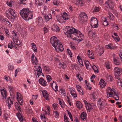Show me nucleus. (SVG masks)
Returning <instances> with one entry per match:
<instances>
[{
  "label": "nucleus",
  "mask_w": 122,
  "mask_h": 122,
  "mask_svg": "<svg viewBox=\"0 0 122 122\" xmlns=\"http://www.w3.org/2000/svg\"><path fill=\"white\" fill-rule=\"evenodd\" d=\"M53 3L55 5H59V2L57 0H54Z\"/></svg>",
  "instance_id": "48"
},
{
  "label": "nucleus",
  "mask_w": 122,
  "mask_h": 122,
  "mask_svg": "<svg viewBox=\"0 0 122 122\" xmlns=\"http://www.w3.org/2000/svg\"><path fill=\"white\" fill-rule=\"evenodd\" d=\"M38 19L39 20V23H40L43 21L42 18L41 17H39L38 18Z\"/></svg>",
  "instance_id": "56"
},
{
  "label": "nucleus",
  "mask_w": 122,
  "mask_h": 122,
  "mask_svg": "<svg viewBox=\"0 0 122 122\" xmlns=\"http://www.w3.org/2000/svg\"><path fill=\"white\" fill-rule=\"evenodd\" d=\"M5 33H6V34L8 35H7V36L8 37L9 36V35L8 34L9 32L8 30H7V29L5 28Z\"/></svg>",
  "instance_id": "55"
},
{
  "label": "nucleus",
  "mask_w": 122,
  "mask_h": 122,
  "mask_svg": "<svg viewBox=\"0 0 122 122\" xmlns=\"http://www.w3.org/2000/svg\"><path fill=\"white\" fill-rule=\"evenodd\" d=\"M67 50L68 53L69 54V55L70 56V57H71L72 56H71V55H72V54H71V51H70V50L69 49H67Z\"/></svg>",
  "instance_id": "60"
},
{
  "label": "nucleus",
  "mask_w": 122,
  "mask_h": 122,
  "mask_svg": "<svg viewBox=\"0 0 122 122\" xmlns=\"http://www.w3.org/2000/svg\"><path fill=\"white\" fill-rule=\"evenodd\" d=\"M8 68L9 70H12L14 69V67L13 66L9 65L8 66Z\"/></svg>",
  "instance_id": "47"
},
{
  "label": "nucleus",
  "mask_w": 122,
  "mask_h": 122,
  "mask_svg": "<svg viewBox=\"0 0 122 122\" xmlns=\"http://www.w3.org/2000/svg\"><path fill=\"white\" fill-rule=\"evenodd\" d=\"M113 61L114 63L116 65H118L120 64V62L118 60H116V59H114Z\"/></svg>",
  "instance_id": "33"
},
{
  "label": "nucleus",
  "mask_w": 122,
  "mask_h": 122,
  "mask_svg": "<svg viewBox=\"0 0 122 122\" xmlns=\"http://www.w3.org/2000/svg\"><path fill=\"white\" fill-rule=\"evenodd\" d=\"M104 103L102 101L101 99L100 98L98 100L97 105L99 107H101L104 104Z\"/></svg>",
  "instance_id": "19"
},
{
  "label": "nucleus",
  "mask_w": 122,
  "mask_h": 122,
  "mask_svg": "<svg viewBox=\"0 0 122 122\" xmlns=\"http://www.w3.org/2000/svg\"><path fill=\"white\" fill-rule=\"evenodd\" d=\"M122 71L121 68L118 67H116L114 69V72L115 75L116 79H118L119 77V76L121 74V72Z\"/></svg>",
  "instance_id": "6"
},
{
  "label": "nucleus",
  "mask_w": 122,
  "mask_h": 122,
  "mask_svg": "<svg viewBox=\"0 0 122 122\" xmlns=\"http://www.w3.org/2000/svg\"><path fill=\"white\" fill-rule=\"evenodd\" d=\"M36 71H37L38 72H39L41 73H42V69L39 66H38V68L37 70H36Z\"/></svg>",
  "instance_id": "42"
},
{
  "label": "nucleus",
  "mask_w": 122,
  "mask_h": 122,
  "mask_svg": "<svg viewBox=\"0 0 122 122\" xmlns=\"http://www.w3.org/2000/svg\"><path fill=\"white\" fill-rule=\"evenodd\" d=\"M112 66L111 63L109 62H107V69L112 70Z\"/></svg>",
  "instance_id": "31"
},
{
  "label": "nucleus",
  "mask_w": 122,
  "mask_h": 122,
  "mask_svg": "<svg viewBox=\"0 0 122 122\" xmlns=\"http://www.w3.org/2000/svg\"><path fill=\"white\" fill-rule=\"evenodd\" d=\"M7 103H8L7 106L8 107V108L10 109V108L11 107V105L13 104V102H12V103L10 102Z\"/></svg>",
  "instance_id": "61"
},
{
  "label": "nucleus",
  "mask_w": 122,
  "mask_h": 122,
  "mask_svg": "<svg viewBox=\"0 0 122 122\" xmlns=\"http://www.w3.org/2000/svg\"><path fill=\"white\" fill-rule=\"evenodd\" d=\"M93 12H98L100 10V9L98 7H97L96 6L93 7Z\"/></svg>",
  "instance_id": "36"
},
{
  "label": "nucleus",
  "mask_w": 122,
  "mask_h": 122,
  "mask_svg": "<svg viewBox=\"0 0 122 122\" xmlns=\"http://www.w3.org/2000/svg\"><path fill=\"white\" fill-rule=\"evenodd\" d=\"M36 4L38 5L41 6L42 5L43 3V0H35Z\"/></svg>",
  "instance_id": "18"
},
{
  "label": "nucleus",
  "mask_w": 122,
  "mask_h": 122,
  "mask_svg": "<svg viewBox=\"0 0 122 122\" xmlns=\"http://www.w3.org/2000/svg\"><path fill=\"white\" fill-rule=\"evenodd\" d=\"M44 18L45 20L49 21V20L52 18L50 14L44 16Z\"/></svg>",
  "instance_id": "24"
},
{
  "label": "nucleus",
  "mask_w": 122,
  "mask_h": 122,
  "mask_svg": "<svg viewBox=\"0 0 122 122\" xmlns=\"http://www.w3.org/2000/svg\"><path fill=\"white\" fill-rule=\"evenodd\" d=\"M8 88L10 92V91H11L13 89V87L11 86H9Z\"/></svg>",
  "instance_id": "63"
},
{
  "label": "nucleus",
  "mask_w": 122,
  "mask_h": 122,
  "mask_svg": "<svg viewBox=\"0 0 122 122\" xmlns=\"http://www.w3.org/2000/svg\"><path fill=\"white\" fill-rule=\"evenodd\" d=\"M31 60L32 63L35 65L37 63V60L36 57H35V58L33 59H31Z\"/></svg>",
  "instance_id": "29"
},
{
  "label": "nucleus",
  "mask_w": 122,
  "mask_h": 122,
  "mask_svg": "<svg viewBox=\"0 0 122 122\" xmlns=\"http://www.w3.org/2000/svg\"><path fill=\"white\" fill-rule=\"evenodd\" d=\"M88 35L91 38H92L94 39L96 37V34L95 32H92V31H89L88 32Z\"/></svg>",
  "instance_id": "13"
},
{
  "label": "nucleus",
  "mask_w": 122,
  "mask_h": 122,
  "mask_svg": "<svg viewBox=\"0 0 122 122\" xmlns=\"http://www.w3.org/2000/svg\"><path fill=\"white\" fill-rule=\"evenodd\" d=\"M7 12H8V11H6V16L7 17L8 19H9L10 20V19H11V17H10V16L9 15V14L7 13Z\"/></svg>",
  "instance_id": "57"
},
{
  "label": "nucleus",
  "mask_w": 122,
  "mask_h": 122,
  "mask_svg": "<svg viewBox=\"0 0 122 122\" xmlns=\"http://www.w3.org/2000/svg\"><path fill=\"white\" fill-rule=\"evenodd\" d=\"M109 18L110 20H113L114 18V16L112 13H109Z\"/></svg>",
  "instance_id": "35"
},
{
  "label": "nucleus",
  "mask_w": 122,
  "mask_h": 122,
  "mask_svg": "<svg viewBox=\"0 0 122 122\" xmlns=\"http://www.w3.org/2000/svg\"><path fill=\"white\" fill-rule=\"evenodd\" d=\"M84 62L85 63V65L86 67V68L88 69V68L89 65L88 64L89 63V62L87 61H84Z\"/></svg>",
  "instance_id": "40"
},
{
  "label": "nucleus",
  "mask_w": 122,
  "mask_h": 122,
  "mask_svg": "<svg viewBox=\"0 0 122 122\" xmlns=\"http://www.w3.org/2000/svg\"><path fill=\"white\" fill-rule=\"evenodd\" d=\"M67 112H68V115L70 118L72 117V115L71 113L68 111V110H67Z\"/></svg>",
  "instance_id": "59"
},
{
  "label": "nucleus",
  "mask_w": 122,
  "mask_h": 122,
  "mask_svg": "<svg viewBox=\"0 0 122 122\" xmlns=\"http://www.w3.org/2000/svg\"><path fill=\"white\" fill-rule=\"evenodd\" d=\"M46 78L47 81L48 82H50V81H51L52 80L51 77L49 75H47V76Z\"/></svg>",
  "instance_id": "32"
},
{
  "label": "nucleus",
  "mask_w": 122,
  "mask_h": 122,
  "mask_svg": "<svg viewBox=\"0 0 122 122\" xmlns=\"http://www.w3.org/2000/svg\"><path fill=\"white\" fill-rule=\"evenodd\" d=\"M39 82L44 86H46L47 85V82L46 81L42 78H40L39 81Z\"/></svg>",
  "instance_id": "12"
},
{
  "label": "nucleus",
  "mask_w": 122,
  "mask_h": 122,
  "mask_svg": "<svg viewBox=\"0 0 122 122\" xmlns=\"http://www.w3.org/2000/svg\"><path fill=\"white\" fill-rule=\"evenodd\" d=\"M92 68L95 72H97L98 73V70L96 66H93Z\"/></svg>",
  "instance_id": "39"
},
{
  "label": "nucleus",
  "mask_w": 122,
  "mask_h": 122,
  "mask_svg": "<svg viewBox=\"0 0 122 122\" xmlns=\"http://www.w3.org/2000/svg\"><path fill=\"white\" fill-rule=\"evenodd\" d=\"M91 25L92 27H93H93L95 28H97L98 26V23L96 24H93V22L92 23V24Z\"/></svg>",
  "instance_id": "45"
},
{
  "label": "nucleus",
  "mask_w": 122,
  "mask_h": 122,
  "mask_svg": "<svg viewBox=\"0 0 122 122\" xmlns=\"http://www.w3.org/2000/svg\"><path fill=\"white\" fill-rule=\"evenodd\" d=\"M59 65L60 66H61L62 67L64 68V67L66 66V65L65 63H63V64H62L61 63H60Z\"/></svg>",
  "instance_id": "50"
},
{
  "label": "nucleus",
  "mask_w": 122,
  "mask_h": 122,
  "mask_svg": "<svg viewBox=\"0 0 122 122\" xmlns=\"http://www.w3.org/2000/svg\"><path fill=\"white\" fill-rule=\"evenodd\" d=\"M88 55L89 57L92 59H95V56H94L93 53L92 51H91L90 53Z\"/></svg>",
  "instance_id": "25"
},
{
  "label": "nucleus",
  "mask_w": 122,
  "mask_h": 122,
  "mask_svg": "<svg viewBox=\"0 0 122 122\" xmlns=\"http://www.w3.org/2000/svg\"><path fill=\"white\" fill-rule=\"evenodd\" d=\"M67 30L66 34L67 36H69L71 38L74 37L77 40H78L79 41H81L83 40L84 36L83 35L81 32L78 30L73 27L70 28L69 26H66Z\"/></svg>",
  "instance_id": "1"
},
{
  "label": "nucleus",
  "mask_w": 122,
  "mask_h": 122,
  "mask_svg": "<svg viewBox=\"0 0 122 122\" xmlns=\"http://www.w3.org/2000/svg\"><path fill=\"white\" fill-rule=\"evenodd\" d=\"M91 21L90 24H92V23H93V24H98V22L97 20V19L96 18H95L93 17H92L91 18Z\"/></svg>",
  "instance_id": "15"
},
{
  "label": "nucleus",
  "mask_w": 122,
  "mask_h": 122,
  "mask_svg": "<svg viewBox=\"0 0 122 122\" xmlns=\"http://www.w3.org/2000/svg\"><path fill=\"white\" fill-rule=\"evenodd\" d=\"M10 98V97H9L7 98V99L6 101V102L7 103H9V102H10L11 103H12L13 102L11 101V100Z\"/></svg>",
  "instance_id": "41"
},
{
  "label": "nucleus",
  "mask_w": 122,
  "mask_h": 122,
  "mask_svg": "<svg viewBox=\"0 0 122 122\" xmlns=\"http://www.w3.org/2000/svg\"><path fill=\"white\" fill-rule=\"evenodd\" d=\"M74 3L76 5L80 4L81 6H83L84 5V3L82 0H76L74 2Z\"/></svg>",
  "instance_id": "17"
},
{
  "label": "nucleus",
  "mask_w": 122,
  "mask_h": 122,
  "mask_svg": "<svg viewBox=\"0 0 122 122\" xmlns=\"http://www.w3.org/2000/svg\"><path fill=\"white\" fill-rule=\"evenodd\" d=\"M86 107L87 111L88 112H90L92 111L93 109L92 107V106L90 104H87L86 105Z\"/></svg>",
  "instance_id": "16"
},
{
  "label": "nucleus",
  "mask_w": 122,
  "mask_h": 122,
  "mask_svg": "<svg viewBox=\"0 0 122 122\" xmlns=\"http://www.w3.org/2000/svg\"><path fill=\"white\" fill-rule=\"evenodd\" d=\"M107 5L109 9L111 10L113 9L114 7V3L112 0H108L107 1Z\"/></svg>",
  "instance_id": "8"
},
{
  "label": "nucleus",
  "mask_w": 122,
  "mask_h": 122,
  "mask_svg": "<svg viewBox=\"0 0 122 122\" xmlns=\"http://www.w3.org/2000/svg\"><path fill=\"white\" fill-rule=\"evenodd\" d=\"M69 89L70 90L71 94L73 97H77V95L75 92L74 91H72L71 89V88H69Z\"/></svg>",
  "instance_id": "23"
},
{
  "label": "nucleus",
  "mask_w": 122,
  "mask_h": 122,
  "mask_svg": "<svg viewBox=\"0 0 122 122\" xmlns=\"http://www.w3.org/2000/svg\"><path fill=\"white\" fill-rule=\"evenodd\" d=\"M16 115L20 122H23V121H25V120L23 119L22 116L20 112L17 113Z\"/></svg>",
  "instance_id": "11"
},
{
  "label": "nucleus",
  "mask_w": 122,
  "mask_h": 122,
  "mask_svg": "<svg viewBox=\"0 0 122 122\" xmlns=\"http://www.w3.org/2000/svg\"><path fill=\"white\" fill-rule=\"evenodd\" d=\"M50 84L51 86L52 87V88L54 90V89H53V84L55 85V82H54V81H52V82L51 83H50Z\"/></svg>",
  "instance_id": "62"
},
{
  "label": "nucleus",
  "mask_w": 122,
  "mask_h": 122,
  "mask_svg": "<svg viewBox=\"0 0 122 122\" xmlns=\"http://www.w3.org/2000/svg\"><path fill=\"white\" fill-rule=\"evenodd\" d=\"M81 118L82 120H84L86 119L87 117V115L86 113L84 112L82 113L81 115Z\"/></svg>",
  "instance_id": "20"
},
{
  "label": "nucleus",
  "mask_w": 122,
  "mask_h": 122,
  "mask_svg": "<svg viewBox=\"0 0 122 122\" xmlns=\"http://www.w3.org/2000/svg\"><path fill=\"white\" fill-rule=\"evenodd\" d=\"M102 19V20H103V25L105 26H107V19L106 17H103Z\"/></svg>",
  "instance_id": "28"
},
{
  "label": "nucleus",
  "mask_w": 122,
  "mask_h": 122,
  "mask_svg": "<svg viewBox=\"0 0 122 122\" xmlns=\"http://www.w3.org/2000/svg\"><path fill=\"white\" fill-rule=\"evenodd\" d=\"M77 58L78 60V61H79V63L80 64H81V63H80L81 61H82V59H81V58L79 56H77Z\"/></svg>",
  "instance_id": "52"
},
{
  "label": "nucleus",
  "mask_w": 122,
  "mask_h": 122,
  "mask_svg": "<svg viewBox=\"0 0 122 122\" xmlns=\"http://www.w3.org/2000/svg\"><path fill=\"white\" fill-rule=\"evenodd\" d=\"M106 82L102 79H101L100 81L99 84L101 88H102L106 86Z\"/></svg>",
  "instance_id": "10"
},
{
  "label": "nucleus",
  "mask_w": 122,
  "mask_h": 122,
  "mask_svg": "<svg viewBox=\"0 0 122 122\" xmlns=\"http://www.w3.org/2000/svg\"><path fill=\"white\" fill-rule=\"evenodd\" d=\"M1 93L3 98L5 99L6 97L7 92L4 89L1 90Z\"/></svg>",
  "instance_id": "14"
},
{
  "label": "nucleus",
  "mask_w": 122,
  "mask_h": 122,
  "mask_svg": "<svg viewBox=\"0 0 122 122\" xmlns=\"http://www.w3.org/2000/svg\"><path fill=\"white\" fill-rule=\"evenodd\" d=\"M16 107L17 110H19L20 112H21L20 107V106L18 105Z\"/></svg>",
  "instance_id": "49"
},
{
  "label": "nucleus",
  "mask_w": 122,
  "mask_h": 122,
  "mask_svg": "<svg viewBox=\"0 0 122 122\" xmlns=\"http://www.w3.org/2000/svg\"><path fill=\"white\" fill-rule=\"evenodd\" d=\"M54 112L55 113V117L56 118L58 117L59 115L58 112L57 111H54Z\"/></svg>",
  "instance_id": "51"
},
{
  "label": "nucleus",
  "mask_w": 122,
  "mask_h": 122,
  "mask_svg": "<svg viewBox=\"0 0 122 122\" xmlns=\"http://www.w3.org/2000/svg\"><path fill=\"white\" fill-rule=\"evenodd\" d=\"M96 93L95 92H93L92 93L91 96L93 99H95L96 97Z\"/></svg>",
  "instance_id": "46"
},
{
  "label": "nucleus",
  "mask_w": 122,
  "mask_h": 122,
  "mask_svg": "<svg viewBox=\"0 0 122 122\" xmlns=\"http://www.w3.org/2000/svg\"><path fill=\"white\" fill-rule=\"evenodd\" d=\"M53 28V30L57 32H59L60 30L59 27L56 25H54Z\"/></svg>",
  "instance_id": "27"
},
{
  "label": "nucleus",
  "mask_w": 122,
  "mask_h": 122,
  "mask_svg": "<svg viewBox=\"0 0 122 122\" xmlns=\"http://www.w3.org/2000/svg\"><path fill=\"white\" fill-rule=\"evenodd\" d=\"M113 80V78L111 75H109L108 77H107V81H112Z\"/></svg>",
  "instance_id": "34"
},
{
  "label": "nucleus",
  "mask_w": 122,
  "mask_h": 122,
  "mask_svg": "<svg viewBox=\"0 0 122 122\" xmlns=\"http://www.w3.org/2000/svg\"><path fill=\"white\" fill-rule=\"evenodd\" d=\"M17 93V97H16V99L18 102L20 103V105H22L23 103L22 97H21V95L20 94L18 93V92Z\"/></svg>",
  "instance_id": "7"
},
{
  "label": "nucleus",
  "mask_w": 122,
  "mask_h": 122,
  "mask_svg": "<svg viewBox=\"0 0 122 122\" xmlns=\"http://www.w3.org/2000/svg\"><path fill=\"white\" fill-rule=\"evenodd\" d=\"M107 49H114L115 48V46L112 43H109L107 45Z\"/></svg>",
  "instance_id": "21"
},
{
  "label": "nucleus",
  "mask_w": 122,
  "mask_h": 122,
  "mask_svg": "<svg viewBox=\"0 0 122 122\" xmlns=\"http://www.w3.org/2000/svg\"><path fill=\"white\" fill-rule=\"evenodd\" d=\"M64 118L65 122H69L68 120V118L65 114H64Z\"/></svg>",
  "instance_id": "43"
},
{
  "label": "nucleus",
  "mask_w": 122,
  "mask_h": 122,
  "mask_svg": "<svg viewBox=\"0 0 122 122\" xmlns=\"http://www.w3.org/2000/svg\"><path fill=\"white\" fill-rule=\"evenodd\" d=\"M55 85H56L55 86V89L56 90H54V91L55 92H56L58 91V90H57L58 86H57V84H56V82H55Z\"/></svg>",
  "instance_id": "58"
},
{
  "label": "nucleus",
  "mask_w": 122,
  "mask_h": 122,
  "mask_svg": "<svg viewBox=\"0 0 122 122\" xmlns=\"http://www.w3.org/2000/svg\"><path fill=\"white\" fill-rule=\"evenodd\" d=\"M50 42L56 50L57 51V49L60 51H62L63 50V48L62 45L58 41L57 38L55 36H53L51 39Z\"/></svg>",
  "instance_id": "3"
},
{
  "label": "nucleus",
  "mask_w": 122,
  "mask_h": 122,
  "mask_svg": "<svg viewBox=\"0 0 122 122\" xmlns=\"http://www.w3.org/2000/svg\"><path fill=\"white\" fill-rule=\"evenodd\" d=\"M97 52L99 54L100 56H101L104 52L103 48L102 47V48H100L99 50L97 51Z\"/></svg>",
  "instance_id": "26"
},
{
  "label": "nucleus",
  "mask_w": 122,
  "mask_h": 122,
  "mask_svg": "<svg viewBox=\"0 0 122 122\" xmlns=\"http://www.w3.org/2000/svg\"><path fill=\"white\" fill-rule=\"evenodd\" d=\"M20 13L23 18L25 20H29L32 18V13L27 8L23 9L20 10Z\"/></svg>",
  "instance_id": "2"
},
{
  "label": "nucleus",
  "mask_w": 122,
  "mask_h": 122,
  "mask_svg": "<svg viewBox=\"0 0 122 122\" xmlns=\"http://www.w3.org/2000/svg\"><path fill=\"white\" fill-rule=\"evenodd\" d=\"M118 84V85L121 86V87H122V81H120V82H117Z\"/></svg>",
  "instance_id": "64"
},
{
  "label": "nucleus",
  "mask_w": 122,
  "mask_h": 122,
  "mask_svg": "<svg viewBox=\"0 0 122 122\" xmlns=\"http://www.w3.org/2000/svg\"><path fill=\"white\" fill-rule=\"evenodd\" d=\"M102 48V47L101 46L98 45H97L96 47V51L97 52V51L99 50V49Z\"/></svg>",
  "instance_id": "44"
},
{
  "label": "nucleus",
  "mask_w": 122,
  "mask_h": 122,
  "mask_svg": "<svg viewBox=\"0 0 122 122\" xmlns=\"http://www.w3.org/2000/svg\"><path fill=\"white\" fill-rule=\"evenodd\" d=\"M19 0L20 4H23L24 5H26L27 2V0Z\"/></svg>",
  "instance_id": "30"
},
{
  "label": "nucleus",
  "mask_w": 122,
  "mask_h": 122,
  "mask_svg": "<svg viewBox=\"0 0 122 122\" xmlns=\"http://www.w3.org/2000/svg\"><path fill=\"white\" fill-rule=\"evenodd\" d=\"M7 4L10 7H11L12 6V3L11 2H7Z\"/></svg>",
  "instance_id": "53"
},
{
  "label": "nucleus",
  "mask_w": 122,
  "mask_h": 122,
  "mask_svg": "<svg viewBox=\"0 0 122 122\" xmlns=\"http://www.w3.org/2000/svg\"><path fill=\"white\" fill-rule=\"evenodd\" d=\"M76 105L77 107L79 109L82 108V105L80 101H76Z\"/></svg>",
  "instance_id": "22"
},
{
  "label": "nucleus",
  "mask_w": 122,
  "mask_h": 122,
  "mask_svg": "<svg viewBox=\"0 0 122 122\" xmlns=\"http://www.w3.org/2000/svg\"><path fill=\"white\" fill-rule=\"evenodd\" d=\"M114 35L116 37H114V36L112 35V37L114 38H116L117 41H119V37L118 36L117 34L116 33H114Z\"/></svg>",
  "instance_id": "37"
},
{
  "label": "nucleus",
  "mask_w": 122,
  "mask_h": 122,
  "mask_svg": "<svg viewBox=\"0 0 122 122\" xmlns=\"http://www.w3.org/2000/svg\"><path fill=\"white\" fill-rule=\"evenodd\" d=\"M44 70L47 73L49 74V72L50 70V69L47 67L45 66L44 68Z\"/></svg>",
  "instance_id": "38"
},
{
  "label": "nucleus",
  "mask_w": 122,
  "mask_h": 122,
  "mask_svg": "<svg viewBox=\"0 0 122 122\" xmlns=\"http://www.w3.org/2000/svg\"><path fill=\"white\" fill-rule=\"evenodd\" d=\"M9 12L12 16H11L10 20L12 21H14V19L17 17V15L15 13V11L11 9H9L8 11V12Z\"/></svg>",
  "instance_id": "5"
},
{
  "label": "nucleus",
  "mask_w": 122,
  "mask_h": 122,
  "mask_svg": "<svg viewBox=\"0 0 122 122\" xmlns=\"http://www.w3.org/2000/svg\"><path fill=\"white\" fill-rule=\"evenodd\" d=\"M79 19L80 22L83 23L85 21H86L88 19L86 13L84 12L81 13L79 15Z\"/></svg>",
  "instance_id": "4"
},
{
  "label": "nucleus",
  "mask_w": 122,
  "mask_h": 122,
  "mask_svg": "<svg viewBox=\"0 0 122 122\" xmlns=\"http://www.w3.org/2000/svg\"><path fill=\"white\" fill-rule=\"evenodd\" d=\"M61 94H63L64 96V95L65 94V91L63 89H60Z\"/></svg>",
  "instance_id": "54"
},
{
  "label": "nucleus",
  "mask_w": 122,
  "mask_h": 122,
  "mask_svg": "<svg viewBox=\"0 0 122 122\" xmlns=\"http://www.w3.org/2000/svg\"><path fill=\"white\" fill-rule=\"evenodd\" d=\"M42 92L43 97L45 98L47 100H49V98L48 97L49 95L47 91L46 90H44L43 91H42Z\"/></svg>",
  "instance_id": "9"
}]
</instances>
